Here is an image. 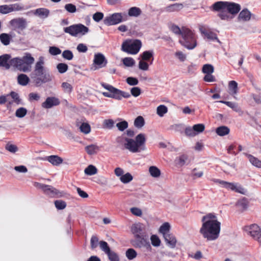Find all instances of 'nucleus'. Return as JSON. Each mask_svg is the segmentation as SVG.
Returning a JSON list of instances; mask_svg holds the SVG:
<instances>
[{
    "label": "nucleus",
    "instance_id": "29",
    "mask_svg": "<svg viewBox=\"0 0 261 261\" xmlns=\"http://www.w3.org/2000/svg\"><path fill=\"white\" fill-rule=\"evenodd\" d=\"M219 102L224 103L226 105H227L229 108H231L233 111L237 112H241V109L240 107L238 106V103L233 102L231 101H223L220 100L219 101Z\"/></svg>",
    "mask_w": 261,
    "mask_h": 261
},
{
    "label": "nucleus",
    "instance_id": "26",
    "mask_svg": "<svg viewBox=\"0 0 261 261\" xmlns=\"http://www.w3.org/2000/svg\"><path fill=\"white\" fill-rule=\"evenodd\" d=\"M246 155L249 160L250 163L253 166L258 168H261V160L251 154H246Z\"/></svg>",
    "mask_w": 261,
    "mask_h": 261
},
{
    "label": "nucleus",
    "instance_id": "5",
    "mask_svg": "<svg viewBox=\"0 0 261 261\" xmlns=\"http://www.w3.org/2000/svg\"><path fill=\"white\" fill-rule=\"evenodd\" d=\"M35 59L31 54L26 53L22 57H15L10 60L11 67L23 72H28L31 70L32 65Z\"/></svg>",
    "mask_w": 261,
    "mask_h": 261
},
{
    "label": "nucleus",
    "instance_id": "59",
    "mask_svg": "<svg viewBox=\"0 0 261 261\" xmlns=\"http://www.w3.org/2000/svg\"><path fill=\"white\" fill-rule=\"evenodd\" d=\"M114 123L112 119H106L103 121V125L105 128L112 129L114 126Z\"/></svg>",
    "mask_w": 261,
    "mask_h": 261
},
{
    "label": "nucleus",
    "instance_id": "30",
    "mask_svg": "<svg viewBox=\"0 0 261 261\" xmlns=\"http://www.w3.org/2000/svg\"><path fill=\"white\" fill-rule=\"evenodd\" d=\"M169 29L170 31L175 35H180L181 36L182 35L183 30L184 29H187V28L186 27H182L180 29L178 25L174 24H171L169 27Z\"/></svg>",
    "mask_w": 261,
    "mask_h": 261
},
{
    "label": "nucleus",
    "instance_id": "19",
    "mask_svg": "<svg viewBox=\"0 0 261 261\" xmlns=\"http://www.w3.org/2000/svg\"><path fill=\"white\" fill-rule=\"evenodd\" d=\"M11 56L9 54H4L0 56V67H4L7 69H9L11 67L10 60Z\"/></svg>",
    "mask_w": 261,
    "mask_h": 261
},
{
    "label": "nucleus",
    "instance_id": "8",
    "mask_svg": "<svg viewBox=\"0 0 261 261\" xmlns=\"http://www.w3.org/2000/svg\"><path fill=\"white\" fill-rule=\"evenodd\" d=\"M88 31V28L82 24H74L64 28L65 33L74 37L84 35Z\"/></svg>",
    "mask_w": 261,
    "mask_h": 261
},
{
    "label": "nucleus",
    "instance_id": "55",
    "mask_svg": "<svg viewBox=\"0 0 261 261\" xmlns=\"http://www.w3.org/2000/svg\"><path fill=\"white\" fill-rule=\"evenodd\" d=\"M150 240L152 245L154 247H158L161 244V240L156 235H152Z\"/></svg>",
    "mask_w": 261,
    "mask_h": 261
},
{
    "label": "nucleus",
    "instance_id": "32",
    "mask_svg": "<svg viewBox=\"0 0 261 261\" xmlns=\"http://www.w3.org/2000/svg\"><path fill=\"white\" fill-rule=\"evenodd\" d=\"M43 191L50 196H54L59 193V191L56 189L49 185H46Z\"/></svg>",
    "mask_w": 261,
    "mask_h": 261
},
{
    "label": "nucleus",
    "instance_id": "15",
    "mask_svg": "<svg viewBox=\"0 0 261 261\" xmlns=\"http://www.w3.org/2000/svg\"><path fill=\"white\" fill-rule=\"evenodd\" d=\"M60 102L58 98L55 97H48L42 103V107L44 109H50L54 106H58Z\"/></svg>",
    "mask_w": 261,
    "mask_h": 261
},
{
    "label": "nucleus",
    "instance_id": "7",
    "mask_svg": "<svg viewBox=\"0 0 261 261\" xmlns=\"http://www.w3.org/2000/svg\"><path fill=\"white\" fill-rule=\"evenodd\" d=\"M141 42L139 40H126L123 42L121 50L128 54L136 55L141 47Z\"/></svg>",
    "mask_w": 261,
    "mask_h": 261
},
{
    "label": "nucleus",
    "instance_id": "37",
    "mask_svg": "<svg viewBox=\"0 0 261 261\" xmlns=\"http://www.w3.org/2000/svg\"><path fill=\"white\" fill-rule=\"evenodd\" d=\"M188 161V156L186 154H182L175 160L176 164L180 166L184 165Z\"/></svg>",
    "mask_w": 261,
    "mask_h": 261
},
{
    "label": "nucleus",
    "instance_id": "3",
    "mask_svg": "<svg viewBox=\"0 0 261 261\" xmlns=\"http://www.w3.org/2000/svg\"><path fill=\"white\" fill-rule=\"evenodd\" d=\"M44 64V58L43 56L39 57L35 63L32 78L37 86L50 82L52 79L50 74L46 72Z\"/></svg>",
    "mask_w": 261,
    "mask_h": 261
},
{
    "label": "nucleus",
    "instance_id": "9",
    "mask_svg": "<svg viewBox=\"0 0 261 261\" xmlns=\"http://www.w3.org/2000/svg\"><path fill=\"white\" fill-rule=\"evenodd\" d=\"M243 230L248 235L261 244V228L257 224H252L245 226Z\"/></svg>",
    "mask_w": 261,
    "mask_h": 261
},
{
    "label": "nucleus",
    "instance_id": "50",
    "mask_svg": "<svg viewBox=\"0 0 261 261\" xmlns=\"http://www.w3.org/2000/svg\"><path fill=\"white\" fill-rule=\"evenodd\" d=\"M62 57L67 60H71L73 58V54L70 50H65L63 51L62 54Z\"/></svg>",
    "mask_w": 261,
    "mask_h": 261
},
{
    "label": "nucleus",
    "instance_id": "23",
    "mask_svg": "<svg viewBox=\"0 0 261 261\" xmlns=\"http://www.w3.org/2000/svg\"><path fill=\"white\" fill-rule=\"evenodd\" d=\"M229 93L230 95H236L238 91V83L234 81H230L228 84Z\"/></svg>",
    "mask_w": 261,
    "mask_h": 261
},
{
    "label": "nucleus",
    "instance_id": "42",
    "mask_svg": "<svg viewBox=\"0 0 261 261\" xmlns=\"http://www.w3.org/2000/svg\"><path fill=\"white\" fill-rule=\"evenodd\" d=\"M133 179V176L129 173H126L120 177V181L123 184H127Z\"/></svg>",
    "mask_w": 261,
    "mask_h": 261
},
{
    "label": "nucleus",
    "instance_id": "33",
    "mask_svg": "<svg viewBox=\"0 0 261 261\" xmlns=\"http://www.w3.org/2000/svg\"><path fill=\"white\" fill-rule=\"evenodd\" d=\"M149 172L150 175L154 178H158L161 175L160 170L156 166H152L149 168Z\"/></svg>",
    "mask_w": 261,
    "mask_h": 261
},
{
    "label": "nucleus",
    "instance_id": "64",
    "mask_svg": "<svg viewBox=\"0 0 261 261\" xmlns=\"http://www.w3.org/2000/svg\"><path fill=\"white\" fill-rule=\"evenodd\" d=\"M185 134L188 137H194L196 135L195 134V132L194 131L193 127H187L185 129Z\"/></svg>",
    "mask_w": 261,
    "mask_h": 261
},
{
    "label": "nucleus",
    "instance_id": "36",
    "mask_svg": "<svg viewBox=\"0 0 261 261\" xmlns=\"http://www.w3.org/2000/svg\"><path fill=\"white\" fill-rule=\"evenodd\" d=\"M216 133L220 136L226 135L229 133V129L225 126H222L216 129Z\"/></svg>",
    "mask_w": 261,
    "mask_h": 261
},
{
    "label": "nucleus",
    "instance_id": "58",
    "mask_svg": "<svg viewBox=\"0 0 261 261\" xmlns=\"http://www.w3.org/2000/svg\"><path fill=\"white\" fill-rule=\"evenodd\" d=\"M193 127L196 135L200 133H202L205 128V126L203 124H195Z\"/></svg>",
    "mask_w": 261,
    "mask_h": 261
},
{
    "label": "nucleus",
    "instance_id": "31",
    "mask_svg": "<svg viewBox=\"0 0 261 261\" xmlns=\"http://www.w3.org/2000/svg\"><path fill=\"white\" fill-rule=\"evenodd\" d=\"M170 225L168 222L164 223L160 227L159 232L164 236L170 233Z\"/></svg>",
    "mask_w": 261,
    "mask_h": 261
},
{
    "label": "nucleus",
    "instance_id": "17",
    "mask_svg": "<svg viewBox=\"0 0 261 261\" xmlns=\"http://www.w3.org/2000/svg\"><path fill=\"white\" fill-rule=\"evenodd\" d=\"M33 14L39 18L44 19L48 17L50 14V11L45 8H40L35 10Z\"/></svg>",
    "mask_w": 261,
    "mask_h": 261
},
{
    "label": "nucleus",
    "instance_id": "25",
    "mask_svg": "<svg viewBox=\"0 0 261 261\" xmlns=\"http://www.w3.org/2000/svg\"><path fill=\"white\" fill-rule=\"evenodd\" d=\"M251 18V13L247 9L243 10L239 14L238 19L240 21H248Z\"/></svg>",
    "mask_w": 261,
    "mask_h": 261
},
{
    "label": "nucleus",
    "instance_id": "20",
    "mask_svg": "<svg viewBox=\"0 0 261 261\" xmlns=\"http://www.w3.org/2000/svg\"><path fill=\"white\" fill-rule=\"evenodd\" d=\"M241 9V6L238 4L234 3H229L227 2V7L226 11H227L230 14L234 15L237 14Z\"/></svg>",
    "mask_w": 261,
    "mask_h": 261
},
{
    "label": "nucleus",
    "instance_id": "43",
    "mask_svg": "<svg viewBox=\"0 0 261 261\" xmlns=\"http://www.w3.org/2000/svg\"><path fill=\"white\" fill-rule=\"evenodd\" d=\"M96 168L93 165L88 166L84 170V172L86 174L88 175H93L97 173Z\"/></svg>",
    "mask_w": 261,
    "mask_h": 261
},
{
    "label": "nucleus",
    "instance_id": "53",
    "mask_svg": "<svg viewBox=\"0 0 261 261\" xmlns=\"http://www.w3.org/2000/svg\"><path fill=\"white\" fill-rule=\"evenodd\" d=\"M61 87L64 92L70 93L72 90V86L71 85L67 82H63L62 84Z\"/></svg>",
    "mask_w": 261,
    "mask_h": 261
},
{
    "label": "nucleus",
    "instance_id": "22",
    "mask_svg": "<svg viewBox=\"0 0 261 261\" xmlns=\"http://www.w3.org/2000/svg\"><path fill=\"white\" fill-rule=\"evenodd\" d=\"M17 80L18 84L22 86H27L30 81L29 76L23 73L19 74L17 76Z\"/></svg>",
    "mask_w": 261,
    "mask_h": 261
},
{
    "label": "nucleus",
    "instance_id": "52",
    "mask_svg": "<svg viewBox=\"0 0 261 261\" xmlns=\"http://www.w3.org/2000/svg\"><path fill=\"white\" fill-rule=\"evenodd\" d=\"M174 56L180 62H184L187 58L186 55L181 51H176L174 54Z\"/></svg>",
    "mask_w": 261,
    "mask_h": 261
},
{
    "label": "nucleus",
    "instance_id": "62",
    "mask_svg": "<svg viewBox=\"0 0 261 261\" xmlns=\"http://www.w3.org/2000/svg\"><path fill=\"white\" fill-rule=\"evenodd\" d=\"M55 205L58 210H63L66 206V203L62 200H56L55 201Z\"/></svg>",
    "mask_w": 261,
    "mask_h": 261
},
{
    "label": "nucleus",
    "instance_id": "16",
    "mask_svg": "<svg viewBox=\"0 0 261 261\" xmlns=\"http://www.w3.org/2000/svg\"><path fill=\"white\" fill-rule=\"evenodd\" d=\"M10 24L15 28L22 30L27 27V22L23 18H17L11 20Z\"/></svg>",
    "mask_w": 261,
    "mask_h": 261
},
{
    "label": "nucleus",
    "instance_id": "61",
    "mask_svg": "<svg viewBox=\"0 0 261 261\" xmlns=\"http://www.w3.org/2000/svg\"><path fill=\"white\" fill-rule=\"evenodd\" d=\"M138 67L142 70L147 71L148 70L149 65L145 61L141 60L139 62Z\"/></svg>",
    "mask_w": 261,
    "mask_h": 261
},
{
    "label": "nucleus",
    "instance_id": "39",
    "mask_svg": "<svg viewBox=\"0 0 261 261\" xmlns=\"http://www.w3.org/2000/svg\"><path fill=\"white\" fill-rule=\"evenodd\" d=\"M183 8V5L181 4L176 3L171 5L167 8V10L168 12L178 11Z\"/></svg>",
    "mask_w": 261,
    "mask_h": 261
},
{
    "label": "nucleus",
    "instance_id": "45",
    "mask_svg": "<svg viewBox=\"0 0 261 261\" xmlns=\"http://www.w3.org/2000/svg\"><path fill=\"white\" fill-rule=\"evenodd\" d=\"M125 254L127 258L129 260L133 259L137 255L136 251L132 248L127 249Z\"/></svg>",
    "mask_w": 261,
    "mask_h": 261
},
{
    "label": "nucleus",
    "instance_id": "1",
    "mask_svg": "<svg viewBox=\"0 0 261 261\" xmlns=\"http://www.w3.org/2000/svg\"><path fill=\"white\" fill-rule=\"evenodd\" d=\"M201 221L202 224L199 232L203 238L209 241L217 240L221 230V223L217 215L214 213L207 214L203 216Z\"/></svg>",
    "mask_w": 261,
    "mask_h": 261
},
{
    "label": "nucleus",
    "instance_id": "38",
    "mask_svg": "<svg viewBox=\"0 0 261 261\" xmlns=\"http://www.w3.org/2000/svg\"><path fill=\"white\" fill-rule=\"evenodd\" d=\"M168 112L167 107L163 105H160L156 108V114L160 117H163Z\"/></svg>",
    "mask_w": 261,
    "mask_h": 261
},
{
    "label": "nucleus",
    "instance_id": "21",
    "mask_svg": "<svg viewBox=\"0 0 261 261\" xmlns=\"http://www.w3.org/2000/svg\"><path fill=\"white\" fill-rule=\"evenodd\" d=\"M46 160L49 162L53 166H58L62 164L63 160L58 155H51L46 157Z\"/></svg>",
    "mask_w": 261,
    "mask_h": 261
},
{
    "label": "nucleus",
    "instance_id": "40",
    "mask_svg": "<svg viewBox=\"0 0 261 261\" xmlns=\"http://www.w3.org/2000/svg\"><path fill=\"white\" fill-rule=\"evenodd\" d=\"M202 72L205 74L213 73L214 72V66L209 64H204L202 67Z\"/></svg>",
    "mask_w": 261,
    "mask_h": 261
},
{
    "label": "nucleus",
    "instance_id": "12",
    "mask_svg": "<svg viewBox=\"0 0 261 261\" xmlns=\"http://www.w3.org/2000/svg\"><path fill=\"white\" fill-rule=\"evenodd\" d=\"M22 10H23V6L17 3L0 6V13L4 14Z\"/></svg>",
    "mask_w": 261,
    "mask_h": 261
},
{
    "label": "nucleus",
    "instance_id": "49",
    "mask_svg": "<svg viewBox=\"0 0 261 261\" xmlns=\"http://www.w3.org/2000/svg\"><path fill=\"white\" fill-rule=\"evenodd\" d=\"M27 113V110L24 108H20L18 109L15 112V115L17 117L22 118L24 117Z\"/></svg>",
    "mask_w": 261,
    "mask_h": 261
},
{
    "label": "nucleus",
    "instance_id": "4",
    "mask_svg": "<svg viewBox=\"0 0 261 261\" xmlns=\"http://www.w3.org/2000/svg\"><path fill=\"white\" fill-rule=\"evenodd\" d=\"M131 232L134 235L136 240L132 241L134 246L138 248L146 247L150 249L151 246L149 242L145 239V226L140 222L135 223L130 227Z\"/></svg>",
    "mask_w": 261,
    "mask_h": 261
},
{
    "label": "nucleus",
    "instance_id": "47",
    "mask_svg": "<svg viewBox=\"0 0 261 261\" xmlns=\"http://www.w3.org/2000/svg\"><path fill=\"white\" fill-rule=\"evenodd\" d=\"M153 55V53L152 51H145L141 55V57L142 60L148 61L152 57Z\"/></svg>",
    "mask_w": 261,
    "mask_h": 261
},
{
    "label": "nucleus",
    "instance_id": "54",
    "mask_svg": "<svg viewBox=\"0 0 261 261\" xmlns=\"http://www.w3.org/2000/svg\"><path fill=\"white\" fill-rule=\"evenodd\" d=\"M99 244L100 249L106 254L111 251L108 244L106 242L101 241L99 242Z\"/></svg>",
    "mask_w": 261,
    "mask_h": 261
},
{
    "label": "nucleus",
    "instance_id": "27",
    "mask_svg": "<svg viewBox=\"0 0 261 261\" xmlns=\"http://www.w3.org/2000/svg\"><path fill=\"white\" fill-rule=\"evenodd\" d=\"M85 150L88 154H94L100 150V147L96 144H91L85 147Z\"/></svg>",
    "mask_w": 261,
    "mask_h": 261
},
{
    "label": "nucleus",
    "instance_id": "13",
    "mask_svg": "<svg viewBox=\"0 0 261 261\" xmlns=\"http://www.w3.org/2000/svg\"><path fill=\"white\" fill-rule=\"evenodd\" d=\"M123 20L122 14L120 13H115L105 17L104 23L107 25H112L118 24Z\"/></svg>",
    "mask_w": 261,
    "mask_h": 261
},
{
    "label": "nucleus",
    "instance_id": "46",
    "mask_svg": "<svg viewBox=\"0 0 261 261\" xmlns=\"http://www.w3.org/2000/svg\"><path fill=\"white\" fill-rule=\"evenodd\" d=\"M123 63L127 67H132L135 64V60L130 57H126L122 60Z\"/></svg>",
    "mask_w": 261,
    "mask_h": 261
},
{
    "label": "nucleus",
    "instance_id": "18",
    "mask_svg": "<svg viewBox=\"0 0 261 261\" xmlns=\"http://www.w3.org/2000/svg\"><path fill=\"white\" fill-rule=\"evenodd\" d=\"M166 245L170 248L173 249L176 247L177 240L175 236L169 233L163 237Z\"/></svg>",
    "mask_w": 261,
    "mask_h": 261
},
{
    "label": "nucleus",
    "instance_id": "34",
    "mask_svg": "<svg viewBox=\"0 0 261 261\" xmlns=\"http://www.w3.org/2000/svg\"><path fill=\"white\" fill-rule=\"evenodd\" d=\"M141 13V9L136 7H133L130 8L128 10V14L129 16H133V17H138L139 16Z\"/></svg>",
    "mask_w": 261,
    "mask_h": 261
},
{
    "label": "nucleus",
    "instance_id": "57",
    "mask_svg": "<svg viewBox=\"0 0 261 261\" xmlns=\"http://www.w3.org/2000/svg\"><path fill=\"white\" fill-rule=\"evenodd\" d=\"M49 53L53 56H57L61 53V50L56 46H50L48 50Z\"/></svg>",
    "mask_w": 261,
    "mask_h": 261
},
{
    "label": "nucleus",
    "instance_id": "2",
    "mask_svg": "<svg viewBox=\"0 0 261 261\" xmlns=\"http://www.w3.org/2000/svg\"><path fill=\"white\" fill-rule=\"evenodd\" d=\"M145 135L140 133L135 139L127 137L125 134L117 137L116 139L117 143L123 149L132 153H138L146 149Z\"/></svg>",
    "mask_w": 261,
    "mask_h": 261
},
{
    "label": "nucleus",
    "instance_id": "10",
    "mask_svg": "<svg viewBox=\"0 0 261 261\" xmlns=\"http://www.w3.org/2000/svg\"><path fill=\"white\" fill-rule=\"evenodd\" d=\"M213 181L227 189H229L242 194L246 193V190L238 183L228 182L218 179H213Z\"/></svg>",
    "mask_w": 261,
    "mask_h": 261
},
{
    "label": "nucleus",
    "instance_id": "6",
    "mask_svg": "<svg viewBox=\"0 0 261 261\" xmlns=\"http://www.w3.org/2000/svg\"><path fill=\"white\" fill-rule=\"evenodd\" d=\"M182 39L179 40L180 44L188 49H193L197 45L195 34L187 28L183 30Z\"/></svg>",
    "mask_w": 261,
    "mask_h": 261
},
{
    "label": "nucleus",
    "instance_id": "28",
    "mask_svg": "<svg viewBox=\"0 0 261 261\" xmlns=\"http://www.w3.org/2000/svg\"><path fill=\"white\" fill-rule=\"evenodd\" d=\"M11 39V36L8 34L2 33L0 35V41L4 45H8L10 43Z\"/></svg>",
    "mask_w": 261,
    "mask_h": 261
},
{
    "label": "nucleus",
    "instance_id": "48",
    "mask_svg": "<svg viewBox=\"0 0 261 261\" xmlns=\"http://www.w3.org/2000/svg\"><path fill=\"white\" fill-rule=\"evenodd\" d=\"M128 126L127 122L125 120L119 122L116 124V127L118 128V130L121 132H123L128 127Z\"/></svg>",
    "mask_w": 261,
    "mask_h": 261
},
{
    "label": "nucleus",
    "instance_id": "24",
    "mask_svg": "<svg viewBox=\"0 0 261 261\" xmlns=\"http://www.w3.org/2000/svg\"><path fill=\"white\" fill-rule=\"evenodd\" d=\"M227 7V2H217L213 5V9L217 11H226Z\"/></svg>",
    "mask_w": 261,
    "mask_h": 261
},
{
    "label": "nucleus",
    "instance_id": "56",
    "mask_svg": "<svg viewBox=\"0 0 261 261\" xmlns=\"http://www.w3.org/2000/svg\"><path fill=\"white\" fill-rule=\"evenodd\" d=\"M68 66L65 63H59L57 66V68L60 73H65L68 69Z\"/></svg>",
    "mask_w": 261,
    "mask_h": 261
},
{
    "label": "nucleus",
    "instance_id": "14",
    "mask_svg": "<svg viewBox=\"0 0 261 261\" xmlns=\"http://www.w3.org/2000/svg\"><path fill=\"white\" fill-rule=\"evenodd\" d=\"M199 30L200 33L208 40L211 41L216 40L219 43H221L220 41L219 40L217 35L215 33L207 30L204 27H201Z\"/></svg>",
    "mask_w": 261,
    "mask_h": 261
},
{
    "label": "nucleus",
    "instance_id": "11",
    "mask_svg": "<svg viewBox=\"0 0 261 261\" xmlns=\"http://www.w3.org/2000/svg\"><path fill=\"white\" fill-rule=\"evenodd\" d=\"M107 63V60L102 54H95L94 56L93 65L91 69L92 70H96L100 68H103L106 66Z\"/></svg>",
    "mask_w": 261,
    "mask_h": 261
},
{
    "label": "nucleus",
    "instance_id": "63",
    "mask_svg": "<svg viewBox=\"0 0 261 261\" xmlns=\"http://www.w3.org/2000/svg\"><path fill=\"white\" fill-rule=\"evenodd\" d=\"M102 95L107 97L120 100V96L119 94H114L110 92H102Z\"/></svg>",
    "mask_w": 261,
    "mask_h": 261
},
{
    "label": "nucleus",
    "instance_id": "35",
    "mask_svg": "<svg viewBox=\"0 0 261 261\" xmlns=\"http://www.w3.org/2000/svg\"><path fill=\"white\" fill-rule=\"evenodd\" d=\"M101 86L106 90H108L109 92H110L111 93H113L114 94H119L121 93V91L115 88V87H113L112 86L106 84V83H102L101 84Z\"/></svg>",
    "mask_w": 261,
    "mask_h": 261
},
{
    "label": "nucleus",
    "instance_id": "60",
    "mask_svg": "<svg viewBox=\"0 0 261 261\" xmlns=\"http://www.w3.org/2000/svg\"><path fill=\"white\" fill-rule=\"evenodd\" d=\"M237 205L243 210L247 207L248 201L246 199L243 198L239 200L237 203Z\"/></svg>",
    "mask_w": 261,
    "mask_h": 261
},
{
    "label": "nucleus",
    "instance_id": "44",
    "mask_svg": "<svg viewBox=\"0 0 261 261\" xmlns=\"http://www.w3.org/2000/svg\"><path fill=\"white\" fill-rule=\"evenodd\" d=\"M144 125V120L142 116L137 117L134 121V125L138 128H140L142 127Z\"/></svg>",
    "mask_w": 261,
    "mask_h": 261
},
{
    "label": "nucleus",
    "instance_id": "41",
    "mask_svg": "<svg viewBox=\"0 0 261 261\" xmlns=\"http://www.w3.org/2000/svg\"><path fill=\"white\" fill-rule=\"evenodd\" d=\"M80 129L82 133L88 134L91 132V127L88 123L83 122L80 125Z\"/></svg>",
    "mask_w": 261,
    "mask_h": 261
},
{
    "label": "nucleus",
    "instance_id": "51",
    "mask_svg": "<svg viewBox=\"0 0 261 261\" xmlns=\"http://www.w3.org/2000/svg\"><path fill=\"white\" fill-rule=\"evenodd\" d=\"M8 95L9 96V98L11 97L13 99V101L16 104L19 105L21 103V100L19 98L18 93L15 92H11Z\"/></svg>",
    "mask_w": 261,
    "mask_h": 261
}]
</instances>
